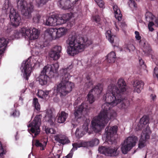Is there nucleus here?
<instances>
[{
	"mask_svg": "<svg viewBox=\"0 0 158 158\" xmlns=\"http://www.w3.org/2000/svg\"><path fill=\"white\" fill-rule=\"evenodd\" d=\"M116 58V54L114 52H111L107 55V61L109 63L114 62Z\"/></svg>",
	"mask_w": 158,
	"mask_h": 158,
	"instance_id": "nucleus-30",
	"label": "nucleus"
},
{
	"mask_svg": "<svg viewBox=\"0 0 158 158\" xmlns=\"http://www.w3.org/2000/svg\"><path fill=\"white\" fill-rule=\"evenodd\" d=\"M145 16L147 20L148 18L152 20L154 18H156L152 14L151 12H150L149 11H148L146 12L145 14Z\"/></svg>",
	"mask_w": 158,
	"mask_h": 158,
	"instance_id": "nucleus-42",
	"label": "nucleus"
},
{
	"mask_svg": "<svg viewBox=\"0 0 158 158\" xmlns=\"http://www.w3.org/2000/svg\"><path fill=\"white\" fill-rule=\"evenodd\" d=\"M148 28L149 30L151 31H152L154 30V29L152 27H148Z\"/></svg>",
	"mask_w": 158,
	"mask_h": 158,
	"instance_id": "nucleus-55",
	"label": "nucleus"
},
{
	"mask_svg": "<svg viewBox=\"0 0 158 158\" xmlns=\"http://www.w3.org/2000/svg\"><path fill=\"white\" fill-rule=\"evenodd\" d=\"M5 154L4 150L2 148L1 143L0 141V156H2V155Z\"/></svg>",
	"mask_w": 158,
	"mask_h": 158,
	"instance_id": "nucleus-49",
	"label": "nucleus"
},
{
	"mask_svg": "<svg viewBox=\"0 0 158 158\" xmlns=\"http://www.w3.org/2000/svg\"><path fill=\"white\" fill-rule=\"evenodd\" d=\"M23 16L26 19H29L31 17V10H20Z\"/></svg>",
	"mask_w": 158,
	"mask_h": 158,
	"instance_id": "nucleus-35",
	"label": "nucleus"
},
{
	"mask_svg": "<svg viewBox=\"0 0 158 158\" xmlns=\"http://www.w3.org/2000/svg\"><path fill=\"white\" fill-rule=\"evenodd\" d=\"M102 89V85L101 84L98 83L92 89L90 92L94 94H96L97 95L101 94Z\"/></svg>",
	"mask_w": 158,
	"mask_h": 158,
	"instance_id": "nucleus-27",
	"label": "nucleus"
},
{
	"mask_svg": "<svg viewBox=\"0 0 158 158\" xmlns=\"http://www.w3.org/2000/svg\"><path fill=\"white\" fill-rule=\"evenodd\" d=\"M56 39L60 38L66 33V30L64 27L59 28L58 29L56 28Z\"/></svg>",
	"mask_w": 158,
	"mask_h": 158,
	"instance_id": "nucleus-29",
	"label": "nucleus"
},
{
	"mask_svg": "<svg viewBox=\"0 0 158 158\" xmlns=\"http://www.w3.org/2000/svg\"><path fill=\"white\" fill-rule=\"evenodd\" d=\"M154 57V56H153L152 55V58L153 59H154V57Z\"/></svg>",
	"mask_w": 158,
	"mask_h": 158,
	"instance_id": "nucleus-60",
	"label": "nucleus"
},
{
	"mask_svg": "<svg viewBox=\"0 0 158 158\" xmlns=\"http://www.w3.org/2000/svg\"><path fill=\"white\" fill-rule=\"evenodd\" d=\"M153 60L155 63V64L157 65H158V60L156 59Z\"/></svg>",
	"mask_w": 158,
	"mask_h": 158,
	"instance_id": "nucleus-56",
	"label": "nucleus"
},
{
	"mask_svg": "<svg viewBox=\"0 0 158 158\" xmlns=\"http://www.w3.org/2000/svg\"><path fill=\"white\" fill-rule=\"evenodd\" d=\"M55 158H58V156H57V155L55 156Z\"/></svg>",
	"mask_w": 158,
	"mask_h": 158,
	"instance_id": "nucleus-61",
	"label": "nucleus"
},
{
	"mask_svg": "<svg viewBox=\"0 0 158 158\" xmlns=\"http://www.w3.org/2000/svg\"><path fill=\"white\" fill-rule=\"evenodd\" d=\"M85 7H86V9L87 10V9H88V5H86L85 6Z\"/></svg>",
	"mask_w": 158,
	"mask_h": 158,
	"instance_id": "nucleus-58",
	"label": "nucleus"
},
{
	"mask_svg": "<svg viewBox=\"0 0 158 158\" xmlns=\"http://www.w3.org/2000/svg\"><path fill=\"white\" fill-rule=\"evenodd\" d=\"M47 144V142L45 141H40L38 139L34 140L32 142V145L37 148H40V150H44Z\"/></svg>",
	"mask_w": 158,
	"mask_h": 158,
	"instance_id": "nucleus-24",
	"label": "nucleus"
},
{
	"mask_svg": "<svg viewBox=\"0 0 158 158\" xmlns=\"http://www.w3.org/2000/svg\"><path fill=\"white\" fill-rule=\"evenodd\" d=\"M134 90L137 93H140L143 89L144 85L143 82L141 80H136L133 83Z\"/></svg>",
	"mask_w": 158,
	"mask_h": 158,
	"instance_id": "nucleus-23",
	"label": "nucleus"
},
{
	"mask_svg": "<svg viewBox=\"0 0 158 158\" xmlns=\"http://www.w3.org/2000/svg\"><path fill=\"white\" fill-rule=\"evenodd\" d=\"M73 148L70 151V152L72 151L73 153L74 151L76 150L78 148H79L81 147L80 144L77 143L73 144Z\"/></svg>",
	"mask_w": 158,
	"mask_h": 158,
	"instance_id": "nucleus-48",
	"label": "nucleus"
},
{
	"mask_svg": "<svg viewBox=\"0 0 158 158\" xmlns=\"http://www.w3.org/2000/svg\"><path fill=\"white\" fill-rule=\"evenodd\" d=\"M61 17H59L60 24L64 23L69 22L73 17H74V15L72 13L63 14Z\"/></svg>",
	"mask_w": 158,
	"mask_h": 158,
	"instance_id": "nucleus-21",
	"label": "nucleus"
},
{
	"mask_svg": "<svg viewBox=\"0 0 158 158\" xmlns=\"http://www.w3.org/2000/svg\"><path fill=\"white\" fill-rule=\"evenodd\" d=\"M45 132L47 134H55L56 131L53 128H47L45 129Z\"/></svg>",
	"mask_w": 158,
	"mask_h": 158,
	"instance_id": "nucleus-45",
	"label": "nucleus"
},
{
	"mask_svg": "<svg viewBox=\"0 0 158 158\" xmlns=\"http://www.w3.org/2000/svg\"><path fill=\"white\" fill-rule=\"evenodd\" d=\"M149 120L147 116H143L140 120V125L142 127H145L142 131L139 139V148H142L145 146L146 140L149 139L150 135L151 133V131L150 129V127L148 125H146L148 123Z\"/></svg>",
	"mask_w": 158,
	"mask_h": 158,
	"instance_id": "nucleus-4",
	"label": "nucleus"
},
{
	"mask_svg": "<svg viewBox=\"0 0 158 158\" xmlns=\"http://www.w3.org/2000/svg\"><path fill=\"white\" fill-rule=\"evenodd\" d=\"M92 19L97 23L98 24H100L101 19L98 15H93L92 16Z\"/></svg>",
	"mask_w": 158,
	"mask_h": 158,
	"instance_id": "nucleus-44",
	"label": "nucleus"
},
{
	"mask_svg": "<svg viewBox=\"0 0 158 158\" xmlns=\"http://www.w3.org/2000/svg\"><path fill=\"white\" fill-rule=\"evenodd\" d=\"M41 17L40 15L39 14L35 16H34L33 19V21L36 23H38Z\"/></svg>",
	"mask_w": 158,
	"mask_h": 158,
	"instance_id": "nucleus-47",
	"label": "nucleus"
},
{
	"mask_svg": "<svg viewBox=\"0 0 158 158\" xmlns=\"http://www.w3.org/2000/svg\"><path fill=\"white\" fill-rule=\"evenodd\" d=\"M115 17L116 19H117L118 21H120L122 20V15L121 13V10H114Z\"/></svg>",
	"mask_w": 158,
	"mask_h": 158,
	"instance_id": "nucleus-39",
	"label": "nucleus"
},
{
	"mask_svg": "<svg viewBox=\"0 0 158 158\" xmlns=\"http://www.w3.org/2000/svg\"><path fill=\"white\" fill-rule=\"evenodd\" d=\"M8 43V41L5 38H0V55L4 52Z\"/></svg>",
	"mask_w": 158,
	"mask_h": 158,
	"instance_id": "nucleus-26",
	"label": "nucleus"
},
{
	"mask_svg": "<svg viewBox=\"0 0 158 158\" xmlns=\"http://www.w3.org/2000/svg\"><path fill=\"white\" fill-rule=\"evenodd\" d=\"M37 20V19H36V21Z\"/></svg>",
	"mask_w": 158,
	"mask_h": 158,
	"instance_id": "nucleus-63",
	"label": "nucleus"
},
{
	"mask_svg": "<svg viewBox=\"0 0 158 158\" xmlns=\"http://www.w3.org/2000/svg\"><path fill=\"white\" fill-rule=\"evenodd\" d=\"M139 63L141 66H142L143 68H146V65L144 64V62L143 60L141 58L139 59Z\"/></svg>",
	"mask_w": 158,
	"mask_h": 158,
	"instance_id": "nucleus-50",
	"label": "nucleus"
},
{
	"mask_svg": "<svg viewBox=\"0 0 158 158\" xmlns=\"http://www.w3.org/2000/svg\"><path fill=\"white\" fill-rule=\"evenodd\" d=\"M56 28H49L46 30L45 32L46 33H48L52 40H55L56 39Z\"/></svg>",
	"mask_w": 158,
	"mask_h": 158,
	"instance_id": "nucleus-28",
	"label": "nucleus"
},
{
	"mask_svg": "<svg viewBox=\"0 0 158 158\" xmlns=\"http://www.w3.org/2000/svg\"><path fill=\"white\" fill-rule=\"evenodd\" d=\"M86 78L87 81L85 83V86L87 87V88H89L93 85V81L91 80L90 77L88 76L86 77Z\"/></svg>",
	"mask_w": 158,
	"mask_h": 158,
	"instance_id": "nucleus-38",
	"label": "nucleus"
},
{
	"mask_svg": "<svg viewBox=\"0 0 158 158\" xmlns=\"http://www.w3.org/2000/svg\"><path fill=\"white\" fill-rule=\"evenodd\" d=\"M40 63L33 57H30L25 61H23L22 67L24 70V77L28 80L31 72L32 66L33 67L35 66L39 67Z\"/></svg>",
	"mask_w": 158,
	"mask_h": 158,
	"instance_id": "nucleus-5",
	"label": "nucleus"
},
{
	"mask_svg": "<svg viewBox=\"0 0 158 158\" xmlns=\"http://www.w3.org/2000/svg\"><path fill=\"white\" fill-rule=\"evenodd\" d=\"M29 86L31 88H33L34 86V82H32L30 83Z\"/></svg>",
	"mask_w": 158,
	"mask_h": 158,
	"instance_id": "nucleus-54",
	"label": "nucleus"
},
{
	"mask_svg": "<svg viewBox=\"0 0 158 158\" xmlns=\"http://www.w3.org/2000/svg\"><path fill=\"white\" fill-rule=\"evenodd\" d=\"M41 115H36L34 120L28 125V127H31L30 131L34 134L35 136L38 135L40 133V127L41 123Z\"/></svg>",
	"mask_w": 158,
	"mask_h": 158,
	"instance_id": "nucleus-8",
	"label": "nucleus"
},
{
	"mask_svg": "<svg viewBox=\"0 0 158 158\" xmlns=\"http://www.w3.org/2000/svg\"><path fill=\"white\" fill-rule=\"evenodd\" d=\"M17 6L18 9L21 10H33L34 6L31 3L27 4V7L25 6L23 0H17Z\"/></svg>",
	"mask_w": 158,
	"mask_h": 158,
	"instance_id": "nucleus-20",
	"label": "nucleus"
},
{
	"mask_svg": "<svg viewBox=\"0 0 158 158\" xmlns=\"http://www.w3.org/2000/svg\"><path fill=\"white\" fill-rule=\"evenodd\" d=\"M106 38L108 39L109 41L111 44L114 42V38L115 37V35L111 34V32L110 30H108L106 32Z\"/></svg>",
	"mask_w": 158,
	"mask_h": 158,
	"instance_id": "nucleus-31",
	"label": "nucleus"
},
{
	"mask_svg": "<svg viewBox=\"0 0 158 158\" xmlns=\"http://www.w3.org/2000/svg\"><path fill=\"white\" fill-rule=\"evenodd\" d=\"M112 7L113 10H120V8L115 3H114L113 4Z\"/></svg>",
	"mask_w": 158,
	"mask_h": 158,
	"instance_id": "nucleus-51",
	"label": "nucleus"
},
{
	"mask_svg": "<svg viewBox=\"0 0 158 158\" xmlns=\"http://www.w3.org/2000/svg\"><path fill=\"white\" fill-rule=\"evenodd\" d=\"M128 3L129 6L131 9H137L138 8V6L135 2L134 0H129Z\"/></svg>",
	"mask_w": 158,
	"mask_h": 158,
	"instance_id": "nucleus-37",
	"label": "nucleus"
},
{
	"mask_svg": "<svg viewBox=\"0 0 158 158\" xmlns=\"http://www.w3.org/2000/svg\"><path fill=\"white\" fill-rule=\"evenodd\" d=\"M150 96L153 101H154L156 100V95L152 94Z\"/></svg>",
	"mask_w": 158,
	"mask_h": 158,
	"instance_id": "nucleus-53",
	"label": "nucleus"
},
{
	"mask_svg": "<svg viewBox=\"0 0 158 158\" xmlns=\"http://www.w3.org/2000/svg\"><path fill=\"white\" fill-rule=\"evenodd\" d=\"M118 127L117 126H114L109 128L108 126L106 128V139L108 142L112 143L115 139L113 137L117 131Z\"/></svg>",
	"mask_w": 158,
	"mask_h": 158,
	"instance_id": "nucleus-13",
	"label": "nucleus"
},
{
	"mask_svg": "<svg viewBox=\"0 0 158 158\" xmlns=\"http://www.w3.org/2000/svg\"><path fill=\"white\" fill-rule=\"evenodd\" d=\"M44 119L46 122H48L51 125H54L56 120L55 118L52 117V112L50 110H48L46 111V114Z\"/></svg>",
	"mask_w": 158,
	"mask_h": 158,
	"instance_id": "nucleus-22",
	"label": "nucleus"
},
{
	"mask_svg": "<svg viewBox=\"0 0 158 158\" xmlns=\"http://www.w3.org/2000/svg\"><path fill=\"white\" fill-rule=\"evenodd\" d=\"M87 106L86 104L82 103L81 105L79 106L75 110V111L74 113L75 117V119H76L77 121L79 123L80 122L78 121V119H81V118L80 115L81 113L83 111L85 110H86Z\"/></svg>",
	"mask_w": 158,
	"mask_h": 158,
	"instance_id": "nucleus-18",
	"label": "nucleus"
},
{
	"mask_svg": "<svg viewBox=\"0 0 158 158\" xmlns=\"http://www.w3.org/2000/svg\"><path fill=\"white\" fill-rule=\"evenodd\" d=\"M61 47L60 46H55L49 53L50 56L54 60H57L60 56V53L61 52Z\"/></svg>",
	"mask_w": 158,
	"mask_h": 158,
	"instance_id": "nucleus-15",
	"label": "nucleus"
},
{
	"mask_svg": "<svg viewBox=\"0 0 158 158\" xmlns=\"http://www.w3.org/2000/svg\"><path fill=\"white\" fill-rule=\"evenodd\" d=\"M114 81H114V83H115V82H116V80H115H115H114Z\"/></svg>",
	"mask_w": 158,
	"mask_h": 158,
	"instance_id": "nucleus-62",
	"label": "nucleus"
},
{
	"mask_svg": "<svg viewBox=\"0 0 158 158\" xmlns=\"http://www.w3.org/2000/svg\"><path fill=\"white\" fill-rule=\"evenodd\" d=\"M68 114L64 111H62L59 113L56 117L57 122L59 123H63L67 118Z\"/></svg>",
	"mask_w": 158,
	"mask_h": 158,
	"instance_id": "nucleus-25",
	"label": "nucleus"
},
{
	"mask_svg": "<svg viewBox=\"0 0 158 158\" xmlns=\"http://www.w3.org/2000/svg\"><path fill=\"white\" fill-rule=\"evenodd\" d=\"M47 74V71L44 69L41 71L40 76L38 78L39 83L42 85H46L48 83V81L50 78H52L53 76H51L50 73Z\"/></svg>",
	"mask_w": 158,
	"mask_h": 158,
	"instance_id": "nucleus-14",
	"label": "nucleus"
},
{
	"mask_svg": "<svg viewBox=\"0 0 158 158\" xmlns=\"http://www.w3.org/2000/svg\"><path fill=\"white\" fill-rule=\"evenodd\" d=\"M117 86L113 83L109 85L104 99L106 102L102 106V110L97 117L92 122V129L96 133L100 132L104 128L110 119L116 117V113L114 110L117 105L120 109L127 111L130 104L129 100L124 94L127 89L126 83L123 79H118Z\"/></svg>",
	"mask_w": 158,
	"mask_h": 158,
	"instance_id": "nucleus-1",
	"label": "nucleus"
},
{
	"mask_svg": "<svg viewBox=\"0 0 158 158\" xmlns=\"http://www.w3.org/2000/svg\"><path fill=\"white\" fill-rule=\"evenodd\" d=\"M33 104L35 109L37 111H39L40 110V105L38 102V99L37 98H33Z\"/></svg>",
	"mask_w": 158,
	"mask_h": 158,
	"instance_id": "nucleus-36",
	"label": "nucleus"
},
{
	"mask_svg": "<svg viewBox=\"0 0 158 158\" xmlns=\"http://www.w3.org/2000/svg\"><path fill=\"white\" fill-rule=\"evenodd\" d=\"M19 113L16 110H13L12 112L10 113V115L15 117L18 116L19 115Z\"/></svg>",
	"mask_w": 158,
	"mask_h": 158,
	"instance_id": "nucleus-46",
	"label": "nucleus"
},
{
	"mask_svg": "<svg viewBox=\"0 0 158 158\" xmlns=\"http://www.w3.org/2000/svg\"><path fill=\"white\" fill-rule=\"evenodd\" d=\"M118 148L115 147L107 148L101 146L99 147L98 151L106 156L114 157L117 156L119 154L118 151H117Z\"/></svg>",
	"mask_w": 158,
	"mask_h": 158,
	"instance_id": "nucleus-9",
	"label": "nucleus"
},
{
	"mask_svg": "<svg viewBox=\"0 0 158 158\" xmlns=\"http://www.w3.org/2000/svg\"><path fill=\"white\" fill-rule=\"evenodd\" d=\"M135 34L136 39L138 40H140L139 43L142 48L143 52L147 55L149 56L151 55L152 53V50L149 44L145 40H141V37L138 31H135Z\"/></svg>",
	"mask_w": 158,
	"mask_h": 158,
	"instance_id": "nucleus-10",
	"label": "nucleus"
},
{
	"mask_svg": "<svg viewBox=\"0 0 158 158\" xmlns=\"http://www.w3.org/2000/svg\"><path fill=\"white\" fill-rule=\"evenodd\" d=\"M59 67L58 63H56L52 65H47L44 67V69L47 71V74L50 73L51 76L54 77V73L56 72Z\"/></svg>",
	"mask_w": 158,
	"mask_h": 158,
	"instance_id": "nucleus-16",
	"label": "nucleus"
},
{
	"mask_svg": "<svg viewBox=\"0 0 158 158\" xmlns=\"http://www.w3.org/2000/svg\"><path fill=\"white\" fill-rule=\"evenodd\" d=\"M86 127H87V129L86 130V131H88V124H87L86 125Z\"/></svg>",
	"mask_w": 158,
	"mask_h": 158,
	"instance_id": "nucleus-57",
	"label": "nucleus"
},
{
	"mask_svg": "<svg viewBox=\"0 0 158 158\" xmlns=\"http://www.w3.org/2000/svg\"><path fill=\"white\" fill-rule=\"evenodd\" d=\"M79 131V129L78 128H77V130H76V132H77V131Z\"/></svg>",
	"mask_w": 158,
	"mask_h": 158,
	"instance_id": "nucleus-59",
	"label": "nucleus"
},
{
	"mask_svg": "<svg viewBox=\"0 0 158 158\" xmlns=\"http://www.w3.org/2000/svg\"><path fill=\"white\" fill-rule=\"evenodd\" d=\"M39 35V33L37 29L33 28L31 30L27 28H22L17 32L15 36L18 38L22 36H25V38L27 37L31 40L37 39Z\"/></svg>",
	"mask_w": 158,
	"mask_h": 158,
	"instance_id": "nucleus-6",
	"label": "nucleus"
},
{
	"mask_svg": "<svg viewBox=\"0 0 158 158\" xmlns=\"http://www.w3.org/2000/svg\"><path fill=\"white\" fill-rule=\"evenodd\" d=\"M144 158H146V157H145Z\"/></svg>",
	"mask_w": 158,
	"mask_h": 158,
	"instance_id": "nucleus-64",
	"label": "nucleus"
},
{
	"mask_svg": "<svg viewBox=\"0 0 158 158\" xmlns=\"http://www.w3.org/2000/svg\"><path fill=\"white\" fill-rule=\"evenodd\" d=\"M92 92H89L87 97H88L87 100L89 102L90 104H92L94 101V95L93 94H91Z\"/></svg>",
	"mask_w": 158,
	"mask_h": 158,
	"instance_id": "nucleus-40",
	"label": "nucleus"
},
{
	"mask_svg": "<svg viewBox=\"0 0 158 158\" xmlns=\"http://www.w3.org/2000/svg\"><path fill=\"white\" fill-rule=\"evenodd\" d=\"M60 24L59 18L57 19L55 15H52L46 19L45 25L48 26H52Z\"/></svg>",
	"mask_w": 158,
	"mask_h": 158,
	"instance_id": "nucleus-19",
	"label": "nucleus"
},
{
	"mask_svg": "<svg viewBox=\"0 0 158 158\" xmlns=\"http://www.w3.org/2000/svg\"><path fill=\"white\" fill-rule=\"evenodd\" d=\"M15 10L12 7L10 0H5L3 7V10Z\"/></svg>",
	"mask_w": 158,
	"mask_h": 158,
	"instance_id": "nucleus-32",
	"label": "nucleus"
},
{
	"mask_svg": "<svg viewBox=\"0 0 158 158\" xmlns=\"http://www.w3.org/2000/svg\"><path fill=\"white\" fill-rule=\"evenodd\" d=\"M99 143V140L98 139L95 138L90 141L87 142L86 144L87 146L92 147L98 145Z\"/></svg>",
	"mask_w": 158,
	"mask_h": 158,
	"instance_id": "nucleus-33",
	"label": "nucleus"
},
{
	"mask_svg": "<svg viewBox=\"0 0 158 158\" xmlns=\"http://www.w3.org/2000/svg\"><path fill=\"white\" fill-rule=\"evenodd\" d=\"M68 45L67 51L70 56H73L84 50L85 46H89L93 42L87 38H84L79 35H69L66 41Z\"/></svg>",
	"mask_w": 158,
	"mask_h": 158,
	"instance_id": "nucleus-2",
	"label": "nucleus"
},
{
	"mask_svg": "<svg viewBox=\"0 0 158 158\" xmlns=\"http://www.w3.org/2000/svg\"><path fill=\"white\" fill-rule=\"evenodd\" d=\"M54 138L56 141L62 145L68 144L70 142L68 137L64 135L57 134L55 135Z\"/></svg>",
	"mask_w": 158,
	"mask_h": 158,
	"instance_id": "nucleus-17",
	"label": "nucleus"
},
{
	"mask_svg": "<svg viewBox=\"0 0 158 158\" xmlns=\"http://www.w3.org/2000/svg\"><path fill=\"white\" fill-rule=\"evenodd\" d=\"M73 154L72 151L70 152L66 156V158H72Z\"/></svg>",
	"mask_w": 158,
	"mask_h": 158,
	"instance_id": "nucleus-52",
	"label": "nucleus"
},
{
	"mask_svg": "<svg viewBox=\"0 0 158 158\" xmlns=\"http://www.w3.org/2000/svg\"><path fill=\"white\" fill-rule=\"evenodd\" d=\"M72 68L73 66L70 65L60 70L61 81L57 85L56 92L60 96H65L70 92L74 87V83L69 81L72 76L70 73Z\"/></svg>",
	"mask_w": 158,
	"mask_h": 158,
	"instance_id": "nucleus-3",
	"label": "nucleus"
},
{
	"mask_svg": "<svg viewBox=\"0 0 158 158\" xmlns=\"http://www.w3.org/2000/svg\"><path fill=\"white\" fill-rule=\"evenodd\" d=\"M81 0H62L58 5L60 9L63 10H73L74 5L77 4Z\"/></svg>",
	"mask_w": 158,
	"mask_h": 158,
	"instance_id": "nucleus-11",
	"label": "nucleus"
},
{
	"mask_svg": "<svg viewBox=\"0 0 158 158\" xmlns=\"http://www.w3.org/2000/svg\"><path fill=\"white\" fill-rule=\"evenodd\" d=\"M137 140V137L134 136L127 138L123 143H122L121 150L122 153L124 154H127L128 152L135 146Z\"/></svg>",
	"mask_w": 158,
	"mask_h": 158,
	"instance_id": "nucleus-7",
	"label": "nucleus"
},
{
	"mask_svg": "<svg viewBox=\"0 0 158 158\" xmlns=\"http://www.w3.org/2000/svg\"><path fill=\"white\" fill-rule=\"evenodd\" d=\"M49 91L44 92L43 90H40L37 93L38 97L43 99H46L49 94Z\"/></svg>",
	"mask_w": 158,
	"mask_h": 158,
	"instance_id": "nucleus-34",
	"label": "nucleus"
},
{
	"mask_svg": "<svg viewBox=\"0 0 158 158\" xmlns=\"http://www.w3.org/2000/svg\"><path fill=\"white\" fill-rule=\"evenodd\" d=\"M9 17L12 26L15 27L20 24L21 18L17 10H10Z\"/></svg>",
	"mask_w": 158,
	"mask_h": 158,
	"instance_id": "nucleus-12",
	"label": "nucleus"
},
{
	"mask_svg": "<svg viewBox=\"0 0 158 158\" xmlns=\"http://www.w3.org/2000/svg\"><path fill=\"white\" fill-rule=\"evenodd\" d=\"M135 47L131 44H128L126 45V51H129V52H130L131 51H133L135 49Z\"/></svg>",
	"mask_w": 158,
	"mask_h": 158,
	"instance_id": "nucleus-43",
	"label": "nucleus"
},
{
	"mask_svg": "<svg viewBox=\"0 0 158 158\" xmlns=\"http://www.w3.org/2000/svg\"><path fill=\"white\" fill-rule=\"evenodd\" d=\"M100 8H105V3L103 0H94Z\"/></svg>",
	"mask_w": 158,
	"mask_h": 158,
	"instance_id": "nucleus-41",
	"label": "nucleus"
}]
</instances>
